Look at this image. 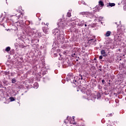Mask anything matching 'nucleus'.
Returning <instances> with one entry per match:
<instances>
[{"label": "nucleus", "instance_id": "1", "mask_svg": "<svg viewBox=\"0 0 126 126\" xmlns=\"http://www.w3.org/2000/svg\"><path fill=\"white\" fill-rule=\"evenodd\" d=\"M54 33V35H55V36H57V37H59L60 39H63L64 37V35H63V34H61V32H60V30L58 29H55Z\"/></svg>", "mask_w": 126, "mask_h": 126}, {"label": "nucleus", "instance_id": "2", "mask_svg": "<svg viewBox=\"0 0 126 126\" xmlns=\"http://www.w3.org/2000/svg\"><path fill=\"white\" fill-rule=\"evenodd\" d=\"M89 12H82L80 13V14H81L82 15H87L89 14Z\"/></svg>", "mask_w": 126, "mask_h": 126}, {"label": "nucleus", "instance_id": "3", "mask_svg": "<svg viewBox=\"0 0 126 126\" xmlns=\"http://www.w3.org/2000/svg\"><path fill=\"white\" fill-rule=\"evenodd\" d=\"M110 35H111V32H110V31L107 32L105 34V36L106 37H109Z\"/></svg>", "mask_w": 126, "mask_h": 126}, {"label": "nucleus", "instance_id": "4", "mask_svg": "<svg viewBox=\"0 0 126 126\" xmlns=\"http://www.w3.org/2000/svg\"><path fill=\"white\" fill-rule=\"evenodd\" d=\"M43 32L45 33V34H48L49 32V29L46 28L44 29V30H43Z\"/></svg>", "mask_w": 126, "mask_h": 126}, {"label": "nucleus", "instance_id": "5", "mask_svg": "<svg viewBox=\"0 0 126 126\" xmlns=\"http://www.w3.org/2000/svg\"><path fill=\"white\" fill-rule=\"evenodd\" d=\"M99 4L100 5V6H104V2H103L102 1H99Z\"/></svg>", "mask_w": 126, "mask_h": 126}, {"label": "nucleus", "instance_id": "6", "mask_svg": "<svg viewBox=\"0 0 126 126\" xmlns=\"http://www.w3.org/2000/svg\"><path fill=\"white\" fill-rule=\"evenodd\" d=\"M116 5V4H115L114 3H109V6H115Z\"/></svg>", "mask_w": 126, "mask_h": 126}, {"label": "nucleus", "instance_id": "7", "mask_svg": "<svg viewBox=\"0 0 126 126\" xmlns=\"http://www.w3.org/2000/svg\"><path fill=\"white\" fill-rule=\"evenodd\" d=\"M6 52H9L10 51V48L9 47H7L5 49Z\"/></svg>", "mask_w": 126, "mask_h": 126}, {"label": "nucleus", "instance_id": "8", "mask_svg": "<svg viewBox=\"0 0 126 126\" xmlns=\"http://www.w3.org/2000/svg\"><path fill=\"white\" fill-rule=\"evenodd\" d=\"M105 50H102L101 51V55H103V56H104V55H105Z\"/></svg>", "mask_w": 126, "mask_h": 126}, {"label": "nucleus", "instance_id": "9", "mask_svg": "<svg viewBox=\"0 0 126 126\" xmlns=\"http://www.w3.org/2000/svg\"><path fill=\"white\" fill-rule=\"evenodd\" d=\"M67 16L68 17H70L71 16V13L70 12H68L67 14Z\"/></svg>", "mask_w": 126, "mask_h": 126}, {"label": "nucleus", "instance_id": "10", "mask_svg": "<svg viewBox=\"0 0 126 126\" xmlns=\"http://www.w3.org/2000/svg\"><path fill=\"white\" fill-rule=\"evenodd\" d=\"M12 83H14V82H15V79H13L12 80Z\"/></svg>", "mask_w": 126, "mask_h": 126}, {"label": "nucleus", "instance_id": "11", "mask_svg": "<svg viewBox=\"0 0 126 126\" xmlns=\"http://www.w3.org/2000/svg\"><path fill=\"white\" fill-rule=\"evenodd\" d=\"M102 59H103V56H99V60H102Z\"/></svg>", "mask_w": 126, "mask_h": 126}, {"label": "nucleus", "instance_id": "12", "mask_svg": "<svg viewBox=\"0 0 126 126\" xmlns=\"http://www.w3.org/2000/svg\"><path fill=\"white\" fill-rule=\"evenodd\" d=\"M102 83H103V84H104V83H105V80H102Z\"/></svg>", "mask_w": 126, "mask_h": 126}, {"label": "nucleus", "instance_id": "13", "mask_svg": "<svg viewBox=\"0 0 126 126\" xmlns=\"http://www.w3.org/2000/svg\"><path fill=\"white\" fill-rule=\"evenodd\" d=\"M124 8L125 10H126V5L124 6Z\"/></svg>", "mask_w": 126, "mask_h": 126}, {"label": "nucleus", "instance_id": "14", "mask_svg": "<svg viewBox=\"0 0 126 126\" xmlns=\"http://www.w3.org/2000/svg\"><path fill=\"white\" fill-rule=\"evenodd\" d=\"M81 80H82V79H83V78H82V75H81Z\"/></svg>", "mask_w": 126, "mask_h": 126}, {"label": "nucleus", "instance_id": "15", "mask_svg": "<svg viewBox=\"0 0 126 126\" xmlns=\"http://www.w3.org/2000/svg\"><path fill=\"white\" fill-rule=\"evenodd\" d=\"M12 101H14V98H12Z\"/></svg>", "mask_w": 126, "mask_h": 126}, {"label": "nucleus", "instance_id": "16", "mask_svg": "<svg viewBox=\"0 0 126 126\" xmlns=\"http://www.w3.org/2000/svg\"><path fill=\"white\" fill-rule=\"evenodd\" d=\"M85 27H86V26H87V25L85 24Z\"/></svg>", "mask_w": 126, "mask_h": 126}, {"label": "nucleus", "instance_id": "17", "mask_svg": "<svg viewBox=\"0 0 126 126\" xmlns=\"http://www.w3.org/2000/svg\"><path fill=\"white\" fill-rule=\"evenodd\" d=\"M94 60H96V59H95V58H94Z\"/></svg>", "mask_w": 126, "mask_h": 126}]
</instances>
